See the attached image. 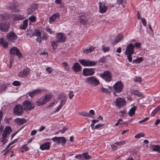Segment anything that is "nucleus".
Masks as SVG:
<instances>
[{"label": "nucleus", "mask_w": 160, "mask_h": 160, "mask_svg": "<svg viewBox=\"0 0 160 160\" xmlns=\"http://www.w3.org/2000/svg\"><path fill=\"white\" fill-rule=\"evenodd\" d=\"M12 132V130L10 126H7L5 128L2 135V140H1L3 145H4L8 142V136Z\"/></svg>", "instance_id": "nucleus-1"}, {"label": "nucleus", "mask_w": 160, "mask_h": 160, "mask_svg": "<svg viewBox=\"0 0 160 160\" xmlns=\"http://www.w3.org/2000/svg\"><path fill=\"white\" fill-rule=\"evenodd\" d=\"M100 77L107 82H110L112 79V74L109 71H105L100 75Z\"/></svg>", "instance_id": "nucleus-2"}, {"label": "nucleus", "mask_w": 160, "mask_h": 160, "mask_svg": "<svg viewBox=\"0 0 160 160\" xmlns=\"http://www.w3.org/2000/svg\"><path fill=\"white\" fill-rule=\"evenodd\" d=\"M85 82L94 86H96L100 84L99 80L93 76L88 77L86 80Z\"/></svg>", "instance_id": "nucleus-3"}, {"label": "nucleus", "mask_w": 160, "mask_h": 160, "mask_svg": "<svg viewBox=\"0 0 160 160\" xmlns=\"http://www.w3.org/2000/svg\"><path fill=\"white\" fill-rule=\"evenodd\" d=\"M24 110L26 111H30L35 107L34 104L29 100H26L22 103Z\"/></svg>", "instance_id": "nucleus-4"}, {"label": "nucleus", "mask_w": 160, "mask_h": 160, "mask_svg": "<svg viewBox=\"0 0 160 160\" xmlns=\"http://www.w3.org/2000/svg\"><path fill=\"white\" fill-rule=\"evenodd\" d=\"M13 111V114L16 115H22L23 112L22 106L20 104H18L14 107Z\"/></svg>", "instance_id": "nucleus-5"}, {"label": "nucleus", "mask_w": 160, "mask_h": 160, "mask_svg": "<svg viewBox=\"0 0 160 160\" xmlns=\"http://www.w3.org/2000/svg\"><path fill=\"white\" fill-rule=\"evenodd\" d=\"M123 87V85L121 81H118L115 83L113 86V88L114 91L117 93H120L122 92Z\"/></svg>", "instance_id": "nucleus-6"}, {"label": "nucleus", "mask_w": 160, "mask_h": 160, "mask_svg": "<svg viewBox=\"0 0 160 160\" xmlns=\"http://www.w3.org/2000/svg\"><path fill=\"white\" fill-rule=\"evenodd\" d=\"M18 36L13 32H10L7 34L6 38L9 42H15L18 38Z\"/></svg>", "instance_id": "nucleus-7"}, {"label": "nucleus", "mask_w": 160, "mask_h": 160, "mask_svg": "<svg viewBox=\"0 0 160 160\" xmlns=\"http://www.w3.org/2000/svg\"><path fill=\"white\" fill-rule=\"evenodd\" d=\"M9 51L11 55H16L19 58H21L22 57L19 49L16 47H12L10 49Z\"/></svg>", "instance_id": "nucleus-8"}, {"label": "nucleus", "mask_w": 160, "mask_h": 160, "mask_svg": "<svg viewBox=\"0 0 160 160\" xmlns=\"http://www.w3.org/2000/svg\"><path fill=\"white\" fill-rule=\"evenodd\" d=\"M115 103L116 105L119 108H120L126 105V101L125 98H118L116 99Z\"/></svg>", "instance_id": "nucleus-9"}, {"label": "nucleus", "mask_w": 160, "mask_h": 160, "mask_svg": "<svg viewBox=\"0 0 160 160\" xmlns=\"http://www.w3.org/2000/svg\"><path fill=\"white\" fill-rule=\"evenodd\" d=\"M52 140L58 144L61 143L62 145L66 144V139L64 137H55L52 138Z\"/></svg>", "instance_id": "nucleus-10"}, {"label": "nucleus", "mask_w": 160, "mask_h": 160, "mask_svg": "<svg viewBox=\"0 0 160 160\" xmlns=\"http://www.w3.org/2000/svg\"><path fill=\"white\" fill-rule=\"evenodd\" d=\"M95 69L94 68H84L82 73L84 76L92 75L95 72Z\"/></svg>", "instance_id": "nucleus-11"}, {"label": "nucleus", "mask_w": 160, "mask_h": 160, "mask_svg": "<svg viewBox=\"0 0 160 160\" xmlns=\"http://www.w3.org/2000/svg\"><path fill=\"white\" fill-rule=\"evenodd\" d=\"M135 46L132 43H130L127 46L125 54H132L134 53Z\"/></svg>", "instance_id": "nucleus-12"}, {"label": "nucleus", "mask_w": 160, "mask_h": 160, "mask_svg": "<svg viewBox=\"0 0 160 160\" xmlns=\"http://www.w3.org/2000/svg\"><path fill=\"white\" fill-rule=\"evenodd\" d=\"M99 12L101 13H103L106 12L108 8L105 5V2H99Z\"/></svg>", "instance_id": "nucleus-13"}, {"label": "nucleus", "mask_w": 160, "mask_h": 160, "mask_svg": "<svg viewBox=\"0 0 160 160\" xmlns=\"http://www.w3.org/2000/svg\"><path fill=\"white\" fill-rule=\"evenodd\" d=\"M56 42L58 43L64 42L66 40V38L65 34L61 33H59L57 35Z\"/></svg>", "instance_id": "nucleus-14"}, {"label": "nucleus", "mask_w": 160, "mask_h": 160, "mask_svg": "<svg viewBox=\"0 0 160 160\" xmlns=\"http://www.w3.org/2000/svg\"><path fill=\"white\" fill-rule=\"evenodd\" d=\"M9 28V24L7 22L0 23V29L2 31L7 32Z\"/></svg>", "instance_id": "nucleus-15"}, {"label": "nucleus", "mask_w": 160, "mask_h": 160, "mask_svg": "<svg viewBox=\"0 0 160 160\" xmlns=\"http://www.w3.org/2000/svg\"><path fill=\"white\" fill-rule=\"evenodd\" d=\"M42 90L40 89L33 90L32 92H30L28 93V95L31 98H33L41 93Z\"/></svg>", "instance_id": "nucleus-16"}, {"label": "nucleus", "mask_w": 160, "mask_h": 160, "mask_svg": "<svg viewBox=\"0 0 160 160\" xmlns=\"http://www.w3.org/2000/svg\"><path fill=\"white\" fill-rule=\"evenodd\" d=\"M29 72V68H26L23 69V71L19 72L18 76L20 77H24L27 76Z\"/></svg>", "instance_id": "nucleus-17"}, {"label": "nucleus", "mask_w": 160, "mask_h": 160, "mask_svg": "<svg viewBox=\"0 0 160 160\" xmlns=\"http://www.w3.org/2000/svg\"><path fill=\"white\" fill-rule=\"evenodd\" d=\"M73 71L75 72L81 71L82 68L80 65L77 62L75 63L72 66Z\"/></svg>", "instance_id": "nucleus-18"}, {"label": "nucleus", "mask_w": 160, "mask_h": 160, "mask_svg": "<svg viewBox=\"0 0 160 160\" xmlns=\"http://www.w3.org/2000/svg\"><path fill=\"white\" fill-rule=\"evenodd\" d=\"M60 17V14L58 12L55 13L49 18V22H53L56 19H59Z\"/></svg>", "instance_id": "nucleus-19"}, {"label": "nucleus", "mask_w": 160, "mask_h": 160, "mask_svg": "<svg viewBox=\"0 0 160 160\" xmlns=\"http://www.w3.org/2000/svg\"><path fill=\"white\" fill-rule=\"evenodd\" d=\"M18 4L17 1H13L10 2L9 5L8 6V8L12 10H13L18 7Z\"/></svg>", "instance_id": "nucleus-20"}, {"label": "nucleus", "mask_w": 160, "mask_h": 160, "mask_svg": "<svg viewBox=\"0 0 160 160\" xmlns=\"http://www.w3.org/2000/svg\"><path fill=\"white\" fill-rule=\"evenodd\" d=\"M38 7L37 5L36 4H32L31 5L30 7L27 10V13L28 15L32 14L36 10Z\"/></svg>", "instance_id": "nucleus-21"}, {"label": "nucleus", "mask_w": 160, "mask_h": 160, "mask_svg": "<svg viewBox=\"0 0 160 160\" xmlns=\"http://www.w3.org/2000/svg\"><path fill=\"white\" fill-rule=\"evenodd\" d=\"M14 122L19 125H23L24 123H26L27 120L24 118H18L14 120Z\"/></svg>", "instance_id": "nucleus-22"}, {"label": "nucleus", "mask_w": 160, "mask_h": 160, "mask_svg": "<svg viewBox=\"0 0 160 160\" xmlns=\"http://www.w3.org/2000/svg\"><path fill=\"white\" fill-rule=\"evenodd\" d=\"M50 143L49 142H45L40 146V148L42 150H48L50 148Z\"/></svg>", "instance_id": "nucleus-23"}, {"label": "nucleus", "mask_w": 160, "mask_h": 160, "mask_svg": "<svg viewBox=\"0 0 160 160\" xmlns=\"http://www.w3.org/2000/svg\"><path fill=\"white\" fill-rule=\"evenodd\" d=\"M28 22L27 19L24 20L20 25L19 28L21 29L25 30L28 27Z\"/></svg>", "instance_id": "nucleus-24"}, {"label": "nucleus", "mask_w": 160, "mask_h": 160, "mask_svg": "<svg viewBox=\"0 0 160 160\" xmlns=\"http://www.w3.org/2000/svg\"><path fill=\"white\" fill-rule=\"evenodd\" d=\"M36 105L38 106H40L43 105L46 103V102H45L43 99V97L40 98L36 102Z\"/></svg>", "instance_id": "nucleus-25"}, {"label": "nucleus", "mask_w": 160, "mask_h": 160, "mask_svg": "<svg viewBox=\"0 0 160 160\" xmlns=\"http://www.w3.org/2000/svg\"><path fill=\"white\" fill-rule=\"evenodd\" d=\"M130 92L132 94L137 96L138 97H140L142 96V93L139 92L138 90L132 89L130 90Z\"/></svg>", "instance_id": "nucleus-26"}, {"label": "nucleus", "mask_w": 160, "mask_h": 160, "mask_svg": "<svg viewBox=\"0 0 160 160\" xmlns=\"http://www.w3.org/2000/svg\"><path fill=\"white\" fill-rule=\"evenodd\" d=\"M123 38V36L122 33L118 34L116 37L114 39V42L116 43L119 42Z\"/></svg>", "instance_id": "nucleus-27"}, {"label": "nucleus", "mask_w": 160, "mask_h": 160, "mask_svg": "<svg viewBox=\"0 0 160 160\" xmlns=\"http://www.w3.org/2000/svg\"><path fill=\"white\" fill-rule=\"evenodd\" d=\"M0 44L4 48H8V43L6 41L4 40L3 38L0 39Z\"/></svg>", "instance_id": "nucleus-28"}, {"label": "nucleus", "mask_w": 160, "mask_h": 160, "mask_svg": "<svg viewBox=\"0 0 160 160\" xmlns=\"http://www.w3.org/2000/svg\"><path fill=\"white\" fill-rule=\"evenodd\" d=\"M150 148L153 151L160 152V146L157 145H152Z\"/></svg>", "instance_id": "nucleus-29"}, {"label": "nucleus", "mask_w": 160, "mask_h": 160, "mask_svg": "<svg viewBox=\"0 0 160 160\" xmlns=\"http://www.w3.org/2000/svg\"><path fill=\"white\" fill-rule=\"evenodd\" d=\"M136 109V106H133L130 109L128 114L130 117H132L135 115Z\"/></svg>", "instance_id": "nucleus-30"}, {"label": "nucleus", "mask_w": 160, "mask_h": 160, "mask_svg": "<svg viewBox=\"0 0 160 160\" xmlns=\"http://www.w3.org/2000/svg\"><path fill=\"white\" fill-rule=\"evenodd\" d=\"M95 48L93 46H91L89 48L85 49H83V52L84 53L88 54L89 53L92 52L94 50Z\"/></svg>", "instance_id": "nucleus-31"}, {"label": "nucleus", "mask_w": 160, "mask_h": 160, "mask_svg": "<svg viewBox=\"0 0 160 160\" xmlns=\"http://www.w3.org/2000/svg\"><path fill=\"white\" fill-rule=\"evenodd\" d=\"M33 32V31L32 29L27 30L26 32L27 36H29L30 38L34 36Z\"/></svg>", "instance_id": "nucleus-32"}, {"label": "nucleus", "mask_w": 160, "mask_h": 160, "mask_svg": "<svg viewBox=\"0 0 160 160\" xmlns=\"http://www.w3.org/2000/svg\"><path fill=\"white\" fill-rule=\"evenodd\" d=\"M96 64V62L88 60L87 66H93Z\"/></svg>", "instance_id": "nucleus-33"}, {"label": "nucleus", "mask_w": 160, "mask_h": 160, "mask_svg": "<svg viewBox=\"0 0 160 160\" xmlns=\"http://www.w3.org/2000/svg\"><path fill=\"white\" fill-rule=\"evenodd\" d=\"M143 60V58L142 57L136 59H134L132 61L133 63H140Z\"/></svg>", "instance_id": "nucleus-34"}, {"label": "nucleus", "mask_w": 160, "mask_h": 160, "mask_svg": "<svg viewBox=\"0 0 160 160\" xmlns=\"http://www.w3.org/2000/svg\"><path fill=\"white\" fill-rule=\"evenodd\" d=\"M82 160L84 159H89L91 158V156L88 154V153H85L82 154Z\"/></svg>", "instance_id": "nucleus-35"}, {"label": "nucleus", "mask_w": 160, "mask_h": 160, "mask_svg": "<svg viewBox=\"0 0 160 160\" xmlns=\"http://www.w3.org/2000/svg\"><path fill=\"white\" fill-rule=\"evenodd\" d=\"M25 18L23 16L21 15H16L14 18L15 20H23Z\"/></svg>", "instance_id": "nucleus-36"}, {"label": "nucleus", "mask_w": 160, "mask_h": 160, "mask_svg": "<svg viewBox=\"0 0 160 160\" xmlns=\"http://www.w3.org/2000/svg\"><path fill=\"white\" fill-rule=\"evenodd\" d=\"M51 98V95L50 94H46L43 97L45 102H46V103L49 101Z\"/></svg>", "instance_id": "nucleus-37"}, {"label": "nucleus", "mask_w": 160, "mask_h": 160, "mask_svg": "<svg viewBox=\"0 0 160 160\" xmlns=\"http://www.w3.org/2000/svg\"><path fill=\"white\" fill-rule=\"evenodd\" d=\"M79 61L84 66H87L88 60H79Z\"/></svg>", "instance_id": "nucleus-38"}, {"label": "nucleus", "mask_w": 160, "mask_h": 160, "mask_svg": "<svg viewBox=\"0 0 160 160\" xmlns=\"http://www.w3.org/2000/svg\"><path fill=\"white\" fill-rule=\"evenodd\" d=\"M34 36H35L37 37H41V32L38 29H35L34 32H33Z\"/></svg>", "instance_id": "nucleus-39"}, {"label": "nucleus", "mask_w": 160, "mask_h": 160, "mask_svg": "<svg viewBox=\"0 0 160 160\" xmlns=\"http://www.w3.org/2000/svg\"><path fill=\"white\" fill-rule=\"evenodd\" d=\"M106 58V56H102L99 58L98 62V63H105Z\"/></svg>", "instance_id": "nucleus-40"}, {"label": "nucleus", "mask_w": 160, "mask_h": 160, "mask_svg": "<svg viewBox=\"0 0 160 160\" xmlns=\"http://www.w3.org/2000/svg\"><path fill=\"white\" fill-rule=\"evenodd\" d=\"M102 50L104 52H106L109 51L110 49V48L109 47H106L104 45H103L102 46Z\"/></svg>", "instance_id": "nucleus-41"}, {"label": "nucleus", "mask_w": 160, "mask_h": 160, "mask_svg": "<svg viewBox=\"0 0 160 160\" xmlns=\"http://www.w3.org/2000/svg\"><path fill=\"white\" fill-rule=\"evenodd\" d=\"M28 19L32 22H35L36 21V17L33 15L29 17L28 18Z\"/></svg>", "instance_id": "nucleus-42"}, {"label": "nucleus", "mask_w": 160, "mask_h": 160, "mask_svg": "<svg viewBox=\"0 0 160 160\" xmlns=\"http://www.w3.org/2000/svg\"><path fill=\"white\" fill-rule=\"evenodd\" d=\"M145 136V134L143 133H140L136 135L135 136V138H139L141 137H143Z\"/></svg>", "instance_id": "nucleus-43"}, {"label": "nucleus", "mask_w": 160, "mask_h": 160, "mask_svg": "<svg viewBox=\"0 0 160 160\" xmlns=\"http://www.w3.org/2000/svg\"><path fill=\"white\" fill-rule=\"evenodd\" d=\"M80 114L83 116H87L92 117L91 115L88 112H81Z\"/></svg>", "instance_id": "nucleus-44"}, {"label": "nucleus", "mask_w": 160, "mask_h": 160, "mask_svg": "<svg viewBox=\"0 0 160 160\" xmlns=\"http://www.w3.org/2000/svg\"><path fill=\"white\" fill-rule=\"evenodd\" d=\"M51 46L53 49H55L57 47V44L56 42L53 41L51 43Z\"/></svg>", "instance_id": "nucleus-45"}, {"label": "nucleus", "mask_w": 160, "mask_h": 160, "mask_svg": "<svg viewBox=\"0 0 160 160\" xmlns=\"http://www.w3.org/2000/svg\"><path fill=\"white\" fill-rule=\"evenodd\" d=\"M12 84L15 86H20L21 85L20 82L17 81H15L12 83Z\"/></svg>", "instance_id": "nucleus-46"}, {"label": "nucleus", "mask_w": 160, "mask_h": 160, "mask_svg": "<svg viewBox=\"0 0 160 160\" xmlns=\"http://www.w3.org/2000/svg\"><path fill=\"white\" fill-rule=\"evenodd\" d=\"M12 119V118H5L4 119V121L7 124H9L10 123V121Z\"/></svg>", "instance_id": "nucleus-47"}, {"label": "nucleus", "mask_w": 160, "mask_h": 160, "mask_svg": "<svg viewBox=\"0 0 160 160\" xmlns=\"http://www.w3.org/2000/svg\"><path fill=\"white\" fill-rule=\"evenodd\" d=\"M6 87L4 85L0 86V92H2L6 91Z\"/></svg>", "instance_id": "nucleus-48"}, {"label": "nucleus", "mask_w": 160, "mask_h": 160, "mask_svg": "<svg viewBox=\"0 0 160 160\" xmlns=\"http://www.w3.org/2000/svg\"><path fill=\"white\" fill-rule=\"evenodd\" d=\"M133 80L135 82H141L142 81V78L141 77H135L133 78Z\"/></svg>", "instance_id": "nucleus-49"}, {"label": "nucleus", "mask_w": 160, "mask_h": 160, "mask_svg": "<svg viewBox=\"0 0 160 160\" xmlns=\"http://www.w3.org/2000/svg\"><path fill=\"white\" fill-rule=\"evenodd\" d=\"M125 141H123L120 142H115V144L117 146H121L125 144Z\"/></svg>", "instance_id": "nucleus-50"}, {"label": "nucleus", "mask_w": 160, "mask_h": 160, "mask_svg": "<svg viewBox=\"0 0 160 160\" xmlns=\"http://www.w3.org/2000/svg\"><path fill=\"white\" fill-rule=\"evenodd\" d=\"M100 91L101 92H104L106 93H109V91L108 90L104 88H101Z\"/></svg>", "instance_id": "nucleus-51"}, {"label": "nucleus", "mask_w": 160, "mask_h": 160, "mask_svg": "<svg viewBox=\"0 0 160 160\" xmlns=\"http://www.w3.org/2000/svg\"><path fill=\"white\" fill-rule=\"evenodd\" d=\"M66 101V99L65 97L63 98L60 101V104L63 106V105L65 104Z\"/></svg>", "instance_id": "nucleus-52"}, {"label": "nucleus", "mask_w": 160, "mask_h": 160, "mask_svg": "<svg viewBox=\"0 0 160 160\" xmlns=\"http://www.w3.org/2000/svg\"><path fill=\"white\" fill-rule=\"evenodd\" d=\"M85 18H83V19L80 18V20H79L80 23L83 24H86L87 23V21L85 20Z\"/></svg>", "instance_id": "nucleus-53"}, {"label": "nucleus", "mask_w": 160, "mask_h": 160, "mask_svg": "<svg viewBox=\"0 0 160 160\" xmlns=\"http://www.w3.org/2000/svg\"><path fill=\"white\" fill-rule=\"evenodd\" d=\"M117 145L116 144H115V143H114L113 144L111 145V147L113 150H116L117 149Z\"/></svg>", "instance_id": "nucleus-54"}, {"label": "nucleus", "mask_w": 160, "mask_h": 160, "mask_svg": "<svg viewBox=\"0 0 160 160\" xmlns=\"http://www.w3.org/2000/svg\"><path fill=\"white\" fill-rule=\"evenodd\" d=\"M74 95L73 94V92L72 91H69L68 93V96L70 99H72L74 96Z\"/></svg>", "instance_id": "nucleus-55"}, {"label": "nucleus", "mask_w": 160, "mask_h": 160, "mask_svg": "<svg viewBox=\"0 0 160 160\" xmlns=\"http://www.w3.org/2000/svg\"><path fill=\"white\" fill-rule=\"evenodd\" d=\"M141 20L143 25L144 26H146L147 25V22L146 19L144 18H141Z\"/></svg>", "instance_id": "nucleus-56"}, {"label": "nucleus", "mask_w": 160, "mask_h": 160, "mask_svg": "<svg viewBox=\"0 0 160 160\" xmlns=\"http://www.w3.org/2000/svg\"><path fill=\"white\" fill-rule=\"evenodd\" d=\"M127 55V58L128 60V61L130 62H131L132 61V54H126Z\"/></svg>", "instance_id": "nucleus-57"}, {"label": "nucleus", "mask_w": 160, "mask_h": 160, "mask_svg": "<svg viewBox=\"0 0 160 160\" xmlns=\"http://www.w3.org/2000/svg\"><path fill=\"white\" fill-rule=\"evenodd\" d=\"M103 124H98L94 127V129H99L100 127L102 126Z\"/></svg>", "instance_id": "nucleus-58"}, {"label": "nucleus", "mask_w": 160, "mask_h": 160, "mask_svg": "<svg viewBox=\"0 0 160 160\" xmlns=\"http://www.w3.org/2000/svg\"><path fill=\"white\" fill-rule=\"evenodd\" d=\"M134 46L137 48H141V44L140 43L136 42L134 44Z\"/></svg>", "instance_id": "nucleus-59"}, {"label": "nucleus", "mask_w": 160, "mask_h": 160, "mask_svg": "<svg viewBox=\"0 0 160 160\" xmlns=\"http://www.w3.org/2000/svg\"><path fill=\"white\" fill-rule=\"evenodd\" d=\"M158 111L156 108L154 110H153L151 113V116H154L156 113Z\"/></svg>", "instance_id": "nucleus-60"}, {"label": "nucleus", "mask_w": 160, "mask_h": 160, "mask_svg": "<svg viewBox=\"0 0 160 160\" xmlns=\"http://www.w3.org/2000/svg\"><path fill=\"white\" fill-rule=\"evenodd\" d=\"M75 158L80 160H82V154H78L75 156Z\"/></svg>", "instance_id": "nucleus-61"}, {"label": "nucleus", "mask_w": 160, "mask_h": 160, "mask_svg": "<svg viewBox=\"0 0 160 160\" xmlns=\"http://www.w3.org/2000/svg\"><path fill=\"white\" fill-rule=\"evenodd\" d=\"M46 70L49 74L51 73V72L52 71V69L50 67H48L47 68H46Z\"/></svg>", "instance_id": "nucleus-62"}, {"label": "nucleus", "mask_w": 160, "mask_h": 160, "mask_svg": "<svg viewBox=\"0 0 160 160\" xmlns=\"http://www.w3.org/2000/svg\"><path fill=\"white\" fill-rule=\"evenodd\" d=\"M62 105H61L60 104L58 106V107L56 109V110L54 112L55 113V112H58L59 111L61 108H62Z\"/></svg>", "instance_id": "nucleus-63"}, {"label": "nucleus", "mask_w": 160, "mask_h": 160, "mask_svg": "<svg viewBox=\"0 0 160 160\" xmlns=\"http://www.w3.org/2000/svg\"><path fill=\"white\" fill-rule=\"evenodd\" d=\"M46 31L47 32H48L50 34H52L53 32L52 31L51 29L48 27H47L46 28Z\"/></svg>", "instance_id": "nucleus-64"}]
</instances>
